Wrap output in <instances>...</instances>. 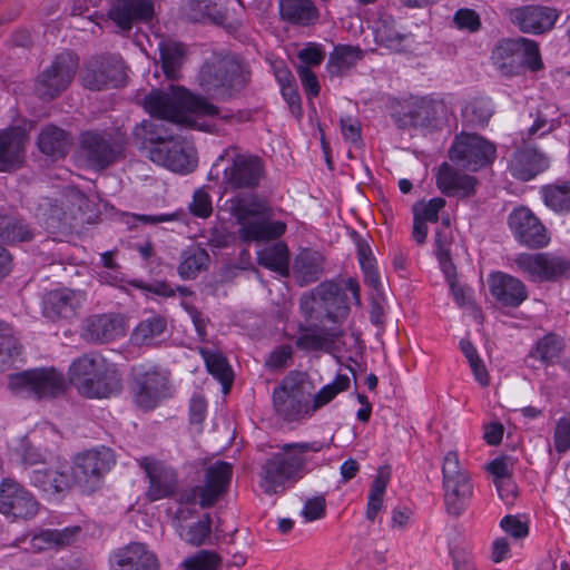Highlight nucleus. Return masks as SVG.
Masks as SVG:
<instances>
[{"mask_svg": "<svg viewBox=\"0 0 570 570\" xmlns=\"http://www.w3.org/2000/svg\"><path fill=\"white\" fill-rule=\"evenodd\" d=\"M351 292L356 304L361 303L360 285L354 278H347L344 287L330 281L318 284L299 299V308L306 318H315L318 325L301 327L296 346L304 351L337 350V342L344 335L342 324L348 315Z\"/></svg>", "mask_w": 570, "mask_h": 570, "instance_id": "1", "label": "nucleus"}, {"mask_svg": "<svg viewBox=\"0 0 570 570\" xmlns=\"http://www.w3.org/2000/svg\"><path fill=\"white\" fill-rule=\"evenodd\" d=\"M170 91L153 90L142 101L151 120H145L135 135L144 140L150 159L169 170L178 171V86L171 83Z\"/></svg>", "mask_w": 570, "mask_h": 570, "instance_id": "2", "label": "nucleus"}, {"mask_svg": "<svg viewBox=\"0 0 570 570\" xmlns=\"http://www.w3.org/2000/svg\"><path fill=\"white\" fill-rule=\"evenodd\" d=\"M225 206L239 225V238L247 245L278 239L286 230V224L274 220L272 207L257 195L238 194L226 200Z\"/></svg>", "mask_w": 570, "mask_h": 570, "instance_id": "3", "label": "nucleus"}, {"mask_svg": "<svg viewBox=\"0 0 570 570\" xmlns=\"http://www.w3.org/2000/svg\"><path fill=\"white\" fill-rule=\"evenodd\" d=\"M321 441L286 443L282 452L272 454L261 470L259 485L266 494H278L301 480L305 472L308 452H320L328 448Z\"/></svg>", "mask_w": 570, "mask_h": 570, "instance_id": "4", "label": "nucleus"}, {"mask_svg": "<svg viewBox=\"0 0 570 570\" xmlns=\"http://www.w3.org/2000/svg\"><path fill=\"white\" fill-rule=\"evenodd\" d=\"M250 72L235 57L223 51H213L203 62L197 82L212 99L228 101L249 83Z\"/></svg>", "mask_w": 570, "mask_h": 570, "instance_id": "5", "label": "nucleus"}, {"mask_svg": "<svg viewBox=\"0 0 570 570\" xmlns=\"http://www.w3.org/2000/svg\"><path fill=\"white\" fill-rule=\"evenodd\" d=\"M69 381L79 394L88 399H105L122 389L121 376L115 365L98 353H87L69 366Z\"/></svg>", "mask_w": 570, "mask_h": 570, "instance_id": "6", "label": "nucleus"}, {"mask_svg": "<svg viewBox=\"0 0 570 570\" xmlns=\"http://www.w3.org/2000/svg\"><path fill=\"white\" fill-rule=\"evenodd\" d=\"M62 204L66 205V209L46 198L39 204L36 217L49 229H75L79 224H91L97 218L95 204L77 189L69 190Z\"/></svg>", "mask_w": 570, "mask_h": 570, "instance_id": "7", "label": "nucleus"}, {"mask_svg": "<svg viewBox=\"0 0 570 570\" xmlns=\"http://www.w3.org/2000/svg\"><path fill=\"white\" fill-rule=\"evenodd\" d=\"M217 161H226L222 179L226 190L255 189L265 177L264 160L235 147L226 149Z\"/></svg>", "mask_w": 570, "mask_h": 570, "instance_id": "8", "label": "nucleus"}, {"mask_svg": "<svg viewBox=\"0 0 570 570\" xmlns=\"http://www.w3.org/2000/svg\"><path fill=\"white\" fill-rule=\"evenodd\" d=\"M124 146L119 131L86 130L79 137L78 156L88 167L105 169L120 157Z\"/></svg>", "mask_w": 570, "mask_h": 570, "instance_id": "9", "label": "nucleus"}, {"mask_svg": "<svg viewBox=\"0 0 570 570\" xmlns=\"http://www.w3.org/2000/svg\"><path fill=\"white\" fill-rule=\"evenodd\" d=\"M9 389L18 395L35 399H51L67 389L63 374L55 367H40L9 375Z\"/></svg>", "mask_w": 570, "mask_h": 570, "instance_id": "10", "label": "nucleus"}, {"mask_svg": "<svg viewBox=\"0 0 570 570\" xmlns=\"http://www.w3.org/2000/svg\"><path fill=\"white\" fill-rule=\"evenodd\" d=\"M492 60L505 76L519 73L524 66L533 71L542 67L537 42L522 37L501 40L492 51Z\"/></svg>", "mask_w": 570, "mask_h": 570, "instance_id": "11", "label": "nucleus"}, {"mask_svg": "<svg viewBox=\"0 0 570 570\" xmlns=\"http://www.w3.org/2000/svg\"><path fill=\"white\" fill-rule=\"evenodd\" d=\"M114 464L112 450L104 445L78 453L71 466L76 485L87 493L96 491Z\"/></svg>", "mask_w": 570, "mask_h": 570, "instance_id": "12", "label": "nucleus"}, {"mask_svg": "<svg viewBox=\"0 0 570 570\" xmlns=\"http://www.w3.org/2000/svg\"><path fill=\"white\" fill-rule=\"evenodd\" d=\"M233 465L217 461L206 470L204 485H194L180 491V504H199L202 509L213 507L227 491Z\"/></svg>", "mask_w": 570, "mask_h": 570, "instance_id": "13", "label": "nucleus"}, {"mask_svg": "<svg viewBox=\"0 0 570 570\" xmlns=\"http://www.w3.org/2000/svg\"><path fill=\"white\" fill-rule=\"evenodd\" d=\"M309 399L311 394L297 374L287 375L273 392L274 409L286 421L309 414Z\"/></svg>", "mask_w": 570, "mask_h": 570, "instance_id": "14", "label": "nucleus"}, {"mask_svg": "<svg viewBox=\"0 0 570 570\" xmlns=\"http://www.w3.org/2000/svg\"><path fill=\"white\" fill-rule=\"evenodd\" d=\"M449 157L458 166L476 170L494 159L495 147L476 134L462 132L455 136L449 150Z\"/></svg>", "mask_w": 570, "mask_h": 570, "instance_id": "15", "label": "nucleus"}, {"mask_svg": "<svg viewBox=\"0 0 570 570\" xmlns=\"http://www.w3.org/2000/svg\"><path fill=\"white\" fill-rule=\"evenodd\" d=\"M78 69V58L70 51L55 57L37 78L36 90L40 97L53 99L71 83Z\"/></svg>", "mask_w": 570, "mask_h": 570, "instance_id": "16", "label": "nucleus"}, {"mask_svg": "<svg viewBox=\"0 0 570 570\" xmlns=\"http://www.w3.org/2000/svg\"><path fill=\"white\" fill-rule=\"evenodd\" d=\"M519 271L532 282H554L570 271V263L544 253L521 252L514 259Z\"/></svg>", "mask_w": 570, "mask_h": 570, "instance_id": "17", "label": "nucleus"}, {"mask_svg": "<svg viewBox=\"0 0 570 570\" xmlns=\"http://www.w3.org/2000/svg\"><path fill=\"white\" fill-rule=\"evenodd\" d=\"M39 502L18 481L4 478L0 482V513L14 520H30L37 515Z\"/></svg>", "mask_w": 570, "mask_h": 570, "instance_id": "18", "label": "nucleus"}, {"mask_svg": "<svg viewBox=\"0 0 570 570\" xmlns=\"http://www.w3.org/2000/svg\"><path fill=\"white\" fill-rule=\"evenodd\" d=\"M31 485L43 494L57 495L68 492L75 483L68 462L57 460L50 465L33 469L29 474Z\"/></svg>", "mask_w": 570, "mask_h": 570, "instance_id": "19", "label": "nucleus"}, {"mask_svg": "<svg viewBox=\"0 0 570 570\" xmlns=\"http://www.w3.org/2000/svg\"><path fill=\"white\" fill-rule=\"evenodd\" d=\"M169 395L168 377L166 374L156 370H149L136 375L134 402L141 410L150 411L155 409Z\"/></svg>", "mask_w": 570, "mask_h": 570, "instance_id": "20", "label": "nucleus"}, {"mask_svg": "<svg viewBox=\"0 0 570 570\" xmlns=\"http://www.w3.org/2000/svg\"><path fill=\"white\" fill-rule=\"evenodd\" d=\"M139 466L145 471L149 485L146 492L150 501L174 495L178 488V479L174 468L153 458H141Z\"/></svg>", "mask_w": 570, "mask_h": 570, "instance_id": "21", "label": "nucleus"}, {"mask_svg": "<svg viewBox=\"0 0 570 570\" xmlns=\"http://www.w3.org/2000/svg\"><path fill=\"white\" fill-rule=\"evenodd\" d=\"M509 226L520 244L533 248H542L549 245L550 236L547 228L525 208L514 209L509 216Z\"/></svg>", "mask_w": 570, "mask_h": 570, "instance_id": "22", "label": "nucleus"}, {"mask_svg": "<svg viewBox=\"0 0 570 570\" xmlns=\"http://www.w3.org/2000/svg\"><path fill=\"white\" fill-rule=\"evenodd\" d=\"M125 335V323L119 314H96L86 317L80 337L89 344H106Z\"/></svg>", "mask_w": 570, "mask_h": 570, "instance_id": "23", "label": "nucleus"}, {"mask_svg": "<svg viewBox=\"0 0 570 570\" xmlns=\"http://www.w3.org/2000/svg\"><path fill=\"white\" fill-rule=\"evenodd\" d=\"M125 66L119 57L102 58L92 61L88 65L82 75L85 87L91 90L119 87L125 83Z\"/></svg>", "mask_w": 570, "mask_h": 570, "instance_id": "24", "label": "nucleus"}, {"mask_svg": "<svg viewBox=\"0 0 570 570\" xmlns=\"http://www.w3.org/2000/svg\"><path fill=\"white\" fill-rule=\"evenodd\" d=\"M180 127H188L207 131L209 126L207 117H215L219 109L210 104L207 98L194 95L180 86Z\"/></svg>", "mask_w": 570, "mask_h": 570, "instance_id": "25", "label": "nucleus"}, {"mask_svg": "<svg viewBox=\"0 0 570 570\" xmlns=\"http://www.w3.org/2000/svg\"><path fill=\"white\" fill-rule=\"evenodd\" d=\"M109 18L122 31H129L137 23H148L155 16L153 0H115Z\"/></svg>", "mask_w": 570, "mask_h": 570, "instance_id": "26", "label": "nucleus"}, {"mask_svg": "<svg viewBox=\"0 0 570 570\" xmlns=\"http://www.w3.org/2000/svg\"><path fill=\"white\" fill-rule=\"evenodd\" d=\"M558 11L549 7L527 6L511 11V21L527 33H542L553 28Z\"/></svg>", "mask_w": 570, "mask_h": 570, "instance_id": "27", "label": "nucleus"}, {"mask_svg": "<svg viewBox=\"0 0 570 570\" xmlns=\"http://www.w3.org/2000/svg\"><path fill=\"white\" fill-rule=\"evenodd\" d=\"M488 284L491 295L503 306L519 307L528 298L525 285L503 272L490 274Z\"/></svg>", "mask_w": 570, "mask_h": 570, "instance_id": "28", "label": "nucleus"}, {"mask_svg": "<svg viewBox=\"0 0 570 570\" xmlns=\"http://www.w3.org/2000/svg\"><path fill=\"white\" fill-rule=\"evenodd\" d=\"M550 158L535 148L517 149L510 158L509 170L517 179L528 181L548 169Z\"/></svg>", "mask_w": 570, "mask_h": 570, "instance_id": "29", "label": "nucleus"}, {"mask_svg": "<svg viewBox=\"0 0 570 570\" xmlns=\"http://www.w3.org/2000/svg\"><path fill=\"white\" fill-rule=\"evenodd\" d=\"M451 111L443 100L422 98L409 111L413 127L441 128L449 124Z\"/></svg>", "mask_w": 570, "mask_h": 570, "instance_id": "30", "label": "nucleus"}, {"mask_svg": "<svg viewBox=\"0 0 570 570\" xmlns=\"http://www.w3.org/2000/svg\"><path fill=\"white\" fill-rule=\"evenodd\" d=\"M436 186L449 197L469 198L475 194L478 180L443 163L438 170Z\"/></svg>", "mask_w": 570, "mask_h": 570, "instance_id": "31", "label": "nucleus"}, {"mask_svg": "<svg viewBox=\"0 0 570 570\" xmlns=\"http://www.w3.org/2000/svg\"><path fill=\"white\" fill-rule=\"evenodd\" d=\"M27 136L21 127L0 130V170L17 168L24 157Z\"/></svg>", "mask_w": 570, "mask_h": 570, "instance_id": "32", "label": "nucleus"}, {"mask_svg": "<svg viewBox=\"0 0 570 570\" xmlns=\"http://www.w3.org/2000/svg\"><path fill=\"white\" fill-rule=\"evenodd\" d=\"M112 570H158L156 556L138 542H132L114 554Z\"/></svg>", "mask_w": 570, "mask_h": 570, "instance_id": "33", "label": "nucleus"}, {"mask_svg": "<svg viewBox=\"0 0 570 570\" xmlns=\"http://www.w3.org/2000/svg\"><path fill=\"white\" fill-rule=\"evenodd\" d=\"M83 295L69 288H59L47 293L45 296V312L49 316L63 318L72 317L80 307Z\"/></svg>", "mask_w": 570, "mask_h": 570, "instance_id": "34", "label": "nucleus"}, {"mask_svg": "<svg viewBox=\"0 0 570 570\" xmlns=\"http://www.w3.org/2000/svg\"><path fill=\"white\" fill-rule=\"evenodd\" d=\"M282 20L297 26H309L318 19V10L312 0H279Z\"/></svg>", "mask_w": 570, "mask_h": 570, "instance_id": "35", "label": "nucleus"}, {"mask_svg": "<svg viewBox=\"0 0 570 570\" xmlns=\"http://www.w3.org/2000/svg\"><path fill=\"white\" fill-rule=\"evenodd\" d=\"M72 145L70 135L53 125L45 127L38 137V147L41 153L52 157L62 158Z\"/></svg>", "mask_w": 570, "mask_h": 570, "instance_id": "36", "label": "nucleus"}, {"mask_svg": "<svg viewBox=\"0 0 570 570\" xmlns=\"http://www.w3.org/2000/svg\"><path fill=\"white\" fill-rule=\"evenodd\" d=\"M444 502L452 515H460L472 497L473 487L470 479L451 480L443 482Z\"/></svg>", "mask_w": 570, "mask_h": 570, "instance_id": "37", "label": "nucleus"}, {"mask_svg": "<svg viewBox=\"0 0 570 570\" xmlns=\"http://www.w3.org/2000/svg\"><path fill=\"white\" fill-rule=\"evenodd\" d=\"M320 252H299L292 265L293 274L301 285L316 282L323 273Z\"/></svg>", "mask_w": 570, "mask_h": 570, "instance_id": "38", "label": "nucleus"}, {"mask_svg": "<svg viewBox=\"0 0 570 570\" xmlns=\"http://www.w3.org/2000/svg\"><path fill=\"white\" fill-rule=\"evenodd\" d=\"M80 527L63 529H46L35 534L31 540L32 548L41 551L53 547H63L72 543L80 533Z\"/></svg>", "mask_w": 570, "mask_h": 570, "instance_id": "39", "label": "nucleus"}, {"mask_svg": "<svg viewBox=\"0 0 570 570\" xmlns=\"http://www.w3.org/2000/svg\"><path fill=\"white\" fill-rule=\"evenodd\" d=\"M207 371L216 377L224 386V391L227 392L233 382V372L226 360L220 353L212 352L206 348L199 350Z\"/></svg>", "mask_w": 570, "mask_h": 570, "instance_id": "40", "label": "nucleus"}, {"mask_svg": "<svg viewBox=\"0 0 570 570\" xmlns=\"http://www.w3.org/2000/svg\"><path fill=\"white\" fill-rule=\"evenodd\" d=\"M362 58V51L357 47L337 46L330 55L327 69L332 75H342L356 65Z\"/></svg>", "mask_w": 570, "mask_h": 570, "instance_id": "41", "label": "nucleus"}, {"mask_svg": "<svg viewBox=\"0 0 570 570\" xmlns=\"http://www.w3.org/2000/svg\"><path fill=\"white\" fill-rule=\"evenodd\" d=\"M557 109L553 105L542 104L535 111L533 124L528 128V139L551 132L560 122L556 118Z\"/></svg>", "mask_w": 570, "mask_h": 570, "instance_id": "42", "label": "nucleus"}, {"mask_svg": "<svg viewBox=\"0 0 570 570\" xmlns=\"http://www.w3.org/2000/svg\"><path fill=\"white\" fill-rule=\"evenodd\" d=\"M544 204L558 213H570V181L543 187Z\"/></svg>", "mask_w": 570, "mask_h": 570, "instance_id": "43", "label": "nucleus"}, {"mask_svg": "<svg viewBox=\"0 0 570 570\" xmlns=\"http://www.w3.org/2000/svg\"><path fill=\"white\" fill-rule=\"evenodd\" d=\"M166 326V320L159 315L142 320L134 330L132 341L139 345L149 344L165 332Z\"/></svg>", "mask_w": 570, "mask_h": 570, "instance_id": "44", "label": "nucleus"}, {"mask_svg": "<svg viewBox=\"0 0 570 570\" xmlns=\"http://www.w3.org/2000/svg\"><path fill=\"white\" fill-rule=\"evenodd\" d=\"M375 39L389 49L397 50L404 36L395 28V21L391 17L382 18L375 27Z\"/></svg>", "mask_w": 570, "mask_h": 570, "instance_id": "45", "label": "nucleus"}, {"mask_svg": "<svg viewBox=\"0 0 570 570\" xmlns=\"http://www.w3.org/2000/svg\"><path fill=\"white\" fill-rule=\"evenodd\" d=\"M348 386L350 377L344 374H338L332 383L323 386L314 395L313 403L309 405L311 413L330 403L340 392L347 390Z\"/></svg>", "mask_w": 570, "mask_h": 570, "instance_id": "46", "label": "nucleus"}, {"mask_svg": "<svg viewBox=\"0 0 570 570\" xmlns=\"http://www.w3.org/2000/svg\"><path fill=\"white\" fill-rule=\"evenodd\" d=\"M493 114L490 100L474 99L463 109L464 119L472 126L483 127Z\"/></svg>", "mask_w": 570, "mask_h": 570, "instance_id": "47", "label": "nucleus"}, {"mask_svg": "<svg viewBox=\"0 0 570 570\" xmlns=\"http://www.w3.org/2000/svg\"><path fill=\"white\" fill-rule=\"evenodd\" d=\"M222 558L214 551L199 550L184 559L181 567L185 570H217Z\"/></svg>", "mask_w": 570, "mask_h": 570, "instance_id": "48", "label": "nucleus"}, {"mask_svg": "<svg viewBox=\"0 0 570 570\" xmlns=\"http://www.w3.org/2000/svg\"><path fill=\"white\" fill-rule=\"evenodd\" d=\"M289 252H257L258 264L277 273L281 276H288Z\"/></svg>", "mask_w": 570, "mask_h": 570, "instance_id": "49", "label": "nucleus"}, {"mask_svg": "<svg viewBox=\"0 0 570 570\" xmlns=\"http://www.w3.org/2000/svg\"><path fill=\"white\" fill-rule=\"evenodd\" d=\"M20 352L21 345L10 334V328L0 324V372L4 371Z\"/></svg>", "mask_w": 570, "mask_h": 570, "instance_id": "50", "label": "nucleus"}, {"mask_svg": "<svg viewBox=\"0 0 570 570\" xmlns=\"http://www.w3.org/2000/svg\"><path fill=\"white\" fill-rule=\"evenodd\" d=\"M212 533V518L205 513L200 520L193 523L186 531V543L200 547L207 543Z\"/></svg>", "mask_w": 570, "mask_h": 570, "instance_id": "51", "label": "nucleus"}, {"mask_svg": "<svg viewBox=\"0 0 570 570\" xmlns=\"http://www.w3.org/2000/svg\"><path fill=\"white\" fill-rule=\"evenodd\" d=\"M562 340L554 335H546L537 343L535 355L543 363H550L560 356Z\"/></svg>", "mask_w": 570, "mask_h": 570, "instance_id": "52", "label": "nucleus"}, {"mask_svg": "<svg viewBox=\"0 0 570 570\" xmlns=\"http://www.w3.org/2000/svg\"><path fill=\"white\" fill-rule=\"evenodd\" d=\"M189 255L180 263V277L193 278L203 268H206L209 256L208 252H187Z\"/></svg>", "mask_w": 570, "mask_h": 570, "instance_id": "53", "label": "nucleus"}, {"mask_svg": "<svg viewBox=\"0 0 570 570\" xmlns=\"http://www.w3.org/2000/svg\"><path fill=\"white\" fill-rule=\"evenodd\" d=\"M357 256L365 283L376 289L381 285V279L373 252H357Z\"/></svg>", "mask_w": 570, "mask_h": 570, "instance_id": "54", "label": "nucleus"}, {"mask_svg": "<svg viewBox=\"0 0 570 570\" xmlns=\"http://www.w3.org/2000/svg\"><path fill=\"white\" fill-rule=\"evenodd\" d=\"M207 402L200 394H195L189 402V424L196 434L203 432V423L206 417Z\"/></svg>", "mask_w": 570, "mask_h": 570, "instance_id": "55", "label": "nucleus"}, {"mask_svg": "<svg viewBox=\"0 0 570 570\" xmlns=\"http://www.w3.org/2000/svg\"><path fill=\"white\" fill-rule=\"evenodd\" d=\"M445 206V199L435 197L429 202H420L413 206L414 216L424 222L436 223L440 210Z\"/></svg>", "mask_w": 570, "mask_h": 570, "instance_id": "56", "label": "nucleus"}, {"mask_svg": "<svg viewBox=\"0 0 570 570\" xmlns=\"http://www.w3.org/2000/svg\"><path fill=\"white\" fill-rule=\"evenodd\" d=\"M443 482L460 479H470L462 470L456 452L450 451L445 454L442 465Z\"/></svg>", "mask_w": 570, "mask_h": 570, "instance_id": "57", "label": "nucleus"}, {"mask_svg": "<svg viewBox=\"0 0 570 570\" xmlns=\"http://www.w3.org/2000/svg\"><path fill=\"white\" fill-rule=\"evenodd\" d=\"M325 56L326 53L323 47L315 42H308L297 52V58L302 62L299 66H306L308 68L321 65Z\"/></svg>", "mask_w": 570, "mask_h": 570, "instance_id": "58", "label": "nucleus"}, {"mask_svg": "<svg viewBox=\"0 0 570 570\" xmlns=\"http://www.w3.org/2000/svg\"><path fill=\"white\" fill-rule=\"evenodd\" d=\"M12 226L3 229L2 240L8 243L28 242L33 237L31 229L21 220L10 217Z\"/></svg>", "mask_w": 570, "mask_h": 570, "instance_id": "59", "label": "nucleus"}, {"mask_svg": "<svg viewBox=\"0 0 570 570\" xmlns=\"http://www.w3.org/2000/svg\"><path fill=\"white\" fill-rule=\"evenodd\" d=\"M160 58L165 75L168 79L175 80L178 75V47H161Z\"/></svg>", "mask_w": 570, "mask_h": 570, "instance_id": "60", "label": "nucleus"}, {"mask_svg": "<svg viewBox=\"0 0 570 570\" xmlns=\"http://www.w3.org/2000/svg\"><path fill=\"white\" fill-rule=\"evenodd\" d=\"M129 285L142 291L147 297L149 296H161L169 297L174 296V289L164 282L146 283L140 279H131L128 282Z\"/></svg>", "mask_w": 570, "mask_h": 570, "instance_id": "61", "label": "nucleus"}, {"mask_svg": "<svg viewBox=\"0 0 570 570\" xmlns=\"http://www.w3.org/2000/svg\"><path fill=\"white\" fill-rule=\"evenodd\" d=\"M189 209L195 216L206 218L213 212L212 199L209 194L199 188L194 193L193 200L189 204Z\"/></svg>", "mask_w": 570, "mask_h": 570, "instance_id": "62", "label": "nucleus"}, {"mask_svg": "<svg viewBox=\"0 0 570 570\" xmlns=\"http://www.w3.org/2000/svg\"><path fill=\"white\" fill-rule=\"evenodd\" d=\"M198 166V156L195 146L188 141H180V175L194 171Z\"/></svg>", "mask_w": 570, "mask_h": 570, "instance_id": "63", "label": "nucleus"}, {"mask_svg": "<svg viewBox=\"0 0 570 570\" xmlns=\"http://www.w3.org/2000/svg\"><path fill=\"white\" fill-rule=\"evenodd\" d=\"M554 448L559 453H563L570 448V419H562L558 422L554 431Z\"/></svg>", "mask_w": 570, "mask_h": 570, "instance_id": "64", "label": "nucleus"}]
</instances>
